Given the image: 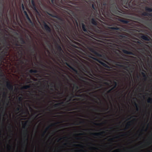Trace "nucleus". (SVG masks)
Returning a JSON list of instances; mask_svg holds the SVG:
<instances>
[{"label": "nucleus", "instance_id": "nucleus-1", "mask_svg": "<svg viewBox=\"0 0 152 152\" xmlns=\"http://www.w3.org/2000/svg\"><path fill=\"white\" fill-rule=\"evenodd\" d=\"M84 63V64H82L79 65L81 71L80 73H79L76 68L71 66L68 63H66V65L75 72V74L78 75L80 77L79 80L83 82L86 83V82L84 80H87L88 79L87 77L83 75V74L85 75L84 72L88 74L91 77V78H92L96 77L100 80L104 79V74L102 71L99 69L97 66L85 61Z\"/></svg>", "mask_w": 152, "mask_h": 152}, {"label": "nucleus", "instance_id": "nucleus-2", "mask_svg": "<svg viewBox=\"0 0 152 152\" xmlns=\"http://www.w3.org/2000/svg\"><path fill=\"white\" fill-rule=\"evenodd\" d=\"M79 28L80 29L78 28V30L79 32L80 31L81 32L82 34L79 33L78 34L80 35L85 37L88 40V42L84 44L81 42H79L87 47L89 50L96 57H100L103 56V54H100L96 50L95 47L92 45L90 41V37L92 38H93V37H97L95 36V34L92 30L89 28L88 26L86 25L83 23H79Z\"/></svg>", "mask_w": 152, "mask_h": 152}, {"label": "nucleus", "instance_id": "nucleus-3", "mask_svg": "<svg viewBox=\"0 0 152 152\" xmlns=\"http://www.w3.org/2000/svg\"><path fill=\"white\" fill-rule=\"evenodd\" d=\"M91 23L95 26V27L91 30L96 38L104 40L105 43H110V42H113L114 35L113 33L106 31L104 28L103 26L101 25L95 19L92 18Z\"/></svg>", "mask_w": 152, "mask_h": 152}, {"label": "nucleus", "instance_id": "nucleus-4", "mask_svg": "<svg viewBox=\"0 0 152 152\" xmlns=\"http://www.w3.org/2000/svg\"><path fill=\"white\" fill-rule=\"evenodd\" d=\"M101 11H99V16L101 19L104 20V18L101 15V12L106 18L113 20L116 18L115 15L118 14L119 12L117 10L116 4L114 3L109 2L108 3L103 2L101 4Z\"/></svg>", "mask_w": 152, "mask_h": 152}, {"label": "nucleus", "instance_id": "nucleus-5", "mask_svg": "<svg viewBox=\"0 0 152 152\" xmlns=\"http://www.w3.org/2000/svg\"><path fill=\"white\" fill-rule=\"evenodd\" d=\"M74 25L72 23H70L71 26H67L66 29V33L69 34L73 35L75 37V39L78 41H80L84 44L88 43V41L85 37L79 35L77 30V27L78 28L79 24L77 20L76 19L73 20Z\"/></svg>", "mask_w": 152, "mask_h": 152}, {"label": "nucleus", "instance_id": "nucleus-6", "mask_svg": "<svg viewBox=\"0 0 152 152\" xmlns=\"http://www.w3.org/2000/svg\"><path fill=\"white\" fill-rule=\"evenodd\" d=\"M102 56H103L100 57L99 58H102L104 59L108 60L110 62H113V63L115 64L116 65L118 66L119 67L121 66L123 67L124 68V69L125 70H126L129 72V73H127V72L125 71H122L123 72L126 74V75L125 76V78H126L128 80L129 78L130 79L131 77V74L130 72H130L131 73L133 72V69H132V68L130 67L129 66H125L124 65L118 64H117L118 62H117L116 61L112 59L111 58H110L109 57L106 56L105 55L103 54ZM118 63H119V62H118Z\"/></svg>", "mask_w": 152, "mask_h": 152}, {"label": "nucleus", "instance_id": "nucleus-7", "mask_svg": "<svg viewBox=\"0 0 152 152\" xmlns=\"http://www.w3.org/2000/svg\"><path fill=\"white\" fill-rule=\"evenodd\" d=\"M86 57H84L85 59L91 62H93V61H96L100 63L103 66L107 68H109V66L104 62V60L102 58H99L93 57V54L90 52L86 53Z\"/></svg>", "mask_w": 152, "mask_h": 152}, {"label": "nucleus", "instance_id": "nucleus-8", "mask_svg": "<svg viewBox=\"0 0 152 152\" xmlns=\"http://www.w3.org/2000/svg\"><path fill=\"white\" fill-rule=\"evenodd\" d=\"M138 2L137 0H131L129 1H128L126 3L124 7L127 9H132L134 8L135 6L137 5Z\"/></svg>", "mask_w": 152, "mask_h": 152}, {"label": "nucleus", "instance_id": "nucleus-9", "mask_svg": "<svg viewBox=\"0 0 152 152\" xmlns=\"http://www.w3.org/2000/svg\"><path fill=\"white\" fill-rule=\"evenodd\" d=\"M68 77L69 78L70 81L72 82L73 83V86L72 87V91L75 90V91L77 92H79L80 93H82V91H81V90H79L77 91L80 88V87L76 83L75 81L71 77H70L69 75H68Z\"/></svg>", "mask_w": 152, "mask_h": 152}, {"label": "nucleus", "instance_id": "nucleus-10", "mask_svg": "<svg viewBox=\"0 0 152 152\" xmlns=\"http://www.w3.org/2000/svg\"><path fill=\"white\" fill-rule=\"evenodd\" d=\"M10 45V44H8L0 52V58L1 59L4 58L5 56L7 55L8 50L10 48L8 46Z\"/></svg>", "mask_w": 152, "mask_h": 152}, {"label": "nucleus", "instance_id": "nucleus-11", "mask_svg": "<svg viewBox=\"0 0 152 152\" xmlns=\"http://www.w3.org/2000/svg\"><path fill=\"white\" fill-rule=\"evenodd\" d=\"M55 43L57 52H55V53L58 56L61 57L63 56V51L61 46L56 41H55Z\"/></svg>", "mask_w": 152, "mask_h": 152}, {"label": "nucleus", "instance_id": "nucleus-12", "mask_svg": "<svg viewBox=\"0 0 152 152\" xmlns=\"http://www.w3.org/2000/svg\"><path fill=\"white\" fill-rule=\"evenodd\" d=\"M72 92L70 94V96L68 95L67 96V97L68 98V99H69V101H70V100L72 99L73 98H74L76 96H79V97H85L86 96H87L84 94H82L77 95L76 94L75 95L74 94V92L73 91H72Z\"/></svg>", "mask_w": 152, "mask_h": 152}, {"label": "nucleus", "instance_id": "nucleus-13", "mask_svg": "<svg viewBox=\"0 0 152 152\" xmlns=\"http://www.w3.org/2000/svg\"><path fill=\"white\" fill-rule=\"evenodd\" d=\"M17 48L19 50V51H18L17 53L18 54L19 56L20 57V58L19 59L20 62L22 64L24 63V61L22 59H21V58L23 56V49H22L21 47Z\"/></svg>", "mask_w": 152, "mask_h": 152}, {"label": "nucleus", "instance_id": "nucleus-14", "mask_svg": "<svg viewBox=\"0 0 152 152\" xmlns=\"http://www.w3.org/2000/svg\"><path fill=\"white\" fill-rule=\"evenodd\" d=\"M28 121H25L24 123L23 124V128L25 129V132H24V135L25 137H26V140L27 142L28 141V131L26 127L27 126V123Z\"/></svg>", "mask_w": 152, "mask_h": 152}, {"label": "nucleus", "instance_id": "nucleus-15", "mask_svg": "<svg viewBox=\"0 0 152 152\" xmlns=\"http://www.w3.org/2000/svg\"><path fill=\"white\" fill-rule=\"evenodd\" d=\"M118 37L119 39L124 41H126L128 39L127 34H121L120 32L118 33Z\"/></svg>", "mask_w": 152, "mask_h": 152}, {"label": "nucleus", "instance_id": "nucleus-16", "mask_svg": "<svg viewBox=\"0 0 152 152\" xmlns=\"http://www.w3.org/2000/svg\"><path fill=\"white\" fill-rule=\"evenodd\" d=\"M24 13L25 15L26 18L27 19L28 22L30 24V25H30V26H31L34 27L35 25V24L34 23L32 22V21L31 20L29 17L28 15L26 12V11H24Z\"/></svg>", "mask_w": 152, "mask_h": 152}, {"label": "nucleus", "instance_id": "nucleus-17", "mask_svg": "<svg viewBox=\"0 0 152 152\" xmlns=\"http://www.w3.org/2000/svg\"><path fill=\"white\" fill-rule=\"evenodd\" d=\"M109 28L110 29V31H114L116 30L120 31L121 32H122L124 31H125L124 28L122 27H109Z\"/></svg>", "mask_w": 152, "mask_h": 152}, {"label": "nucleus", "instance_id": "nucleus-18", "mask_svg": "<svg viewBox=\"0 0 152 152\" xmlns=\"http://www.w3.org/2000/svg\"><path fill=\"white\" fill-rule=\"evenodd\" d=\"M44 29L47 33H51V29L50 27L45 22H43Z\"/></svg>", "mask_w": 152, "mask_h": 152}, {"label": "nucleus", "instance_id": "nucleus-19", "mask_svg": "<svg viewBox=\"0 0 152 152\" xmlns=\"http://www.w3.org/2000/svg\"><path fill=\"white\" fill-rule=\"evenodd\" d=\"M6 82L7 83L6 87L10 91H13V85L11 84L10 82L9 81H7Z\"/></svg>", "mask_w": 152, "mask_h": 152}, {"label": "nucleus", "instance_id": "nucleus-20", "mask_svg": "<svg viewBox=\"0 0 152 152\" xmlns=\"http://www.w3.org/2000/svg\"><path fill=\"white\" fill-rule=\"evenodd\" d=\"M31 8L37 13L39 14V12L37 9L34 0H31Z\"/></svg>", "mask_w": 152, "mask_h": 152}, {"label": "nucleus", "instance_id": "nucleus-21", "mask_svg": "<svg viewBox=\"0 0 152 152\" xmlns=\"http://www.w3.org/2000/svg\"><path fill=\"white\" fill-rule=\"evenodd\" d=\"M140 38L146 41H149L150 40V38L147 35L142 34Z\"/></svg>", "mask_w": 152, "mask_h": 152}, {"label": "nucleus", "instance_id": "nucleus-22", "mask_svg": "<svg viewBox=\"0 0 152 152\" xmlns=\"http://www.w3.org/2000/svg\"><path fill=\"white\" fill-rule=\"evenodd\" d=\"M122 51L125 54L128 55H134V53L132 52L127 51L125 49H124L122 50Z\"/></svg>", "mask_w": 152, "mask_h": 152}, {"label": "nucleus", "instance_id": "nucleus-23", "mask_svg": "<svg viewBox=\"0 0 152 152\" xmlns=\"http://www.w3.org/2000/svg\"><path fill=\"white\" fill-rule=\"evenodd\" d=\"M105 133V132L103 131L100 132L92 133L91 134L95 136H100Z\"/></svg>", "mask_w": 152, "mask_h": 152}, {"label": "nucleus", "instance_id": "nucleus-24", "mask_svg": "<svg viewBox=\"0 0 152 152\" xmlns=\"http://www.w3.org/2000/svg\"><path fill=\"white\" fill-rule=\"evenodd\" d=\"M54 124H52L50 126L47 127L46 129H45V131L43 133V134L42 135V136L43 137H44L45 134V133H46V132L47 130H48L49 129V128H50V127H51V126H53L54 125Z\"/></svg>", "mask_w": 152, "mask_h": 152}, {"label": "nucleus", "instance_id": "nucleus-25", "mask_svg": "<svg viewBox=\"0 0 152 152\" xmlns=\"http://www.w3.org/2000/svg\"><path fill=\"white\" fill-rule=\"evenodd\" d=\"M118 20L119 21L124 24H128L129 23V21L128 20L124 19H119Z\"/></svg>", "mask_w": 152, "mask_h": 152}, {"label": "nucleus", "instance_id": "nucleus-26", "mask_svg": "<svg viewBox=\"0 0 152 152\" xmlns=\"http://www.w3.org/2000/svg\"><path fill=\"white\" fill-rule=\"evenodd\" d=\"M142 15L144 16H150L152 17V14L149 13L145 12H144L142 13Z\"/></svg>", "mask_w": 152, "mask_h": 152}, {"label": "nucleus", "instance_id": "nucleus-27", "mask_svg": "<svg viewBox=\"0 0 152 152\" xmlns=\"http://www.w3.org/2000/svg\"><path fill=\"white\" fill-rule=\"evenodd\" d=\"M145 10L148 12H152V8L146 7L145 8Z\"/></svg>", "mask_w": 152, "mask_h": 152}, {"label": "nucleus", "instance_id": "nucleus-28", "mask_svg": "<svg viewBox=\"0 0 152 152\" xmlns=\"http://www.w3.org/2000/svg\"><path fill=\"white\" fill-rule=\"evenodd\" d=\"M63 102H61L60 103L55 104L53 105V107L55 108H57V107H59L61 105V104H63Z\"/></svg>", "mask_w": 152, "mask_h": 152}, {"label": "nucleus", "instance_id": "nucleus-29", "mask_svg": "<svg viewBox=\"0 0 152 152\" xmlns=\"http://www.w3.org/2000/svg\"><path fill=\"white\" fill-rule=\"evenodd\" d=\"M29 72L30 73H37L38 72V71L36 69H31L29 71Z\"/></svg>", "mask_w": 152, "mask_h": 152}, {"label": "nucleus", "instance_id": "nucleus-30", "mask_svg": "<svg viewBox=\"0 0 152 152\" xmlns=\"http://www.w3.org/2000/svg\"><path fill=\"white\" fill-rule=\"evenodd\" d=\"M132 122V121H130L128 122L126 126L125 129H127L129 128V127L131 125V123Z\"/></svg>", "mask_w": 152, "mask_h": 152}, {"label": "nucleus", "instance_id": "nucleus-31", "mask_svg": "<svg viewBox=\"0 0 152 152\" xmlns=\"http://www.w3.org/2000/svg\"><path fill=\"white\" fill-rule=\"evenodd\" d=\"M14 45H15L16 46H20V47H21L22 49H23V48L21 47V46H22V45L20 44H19L18 43V41H17V42H15L14 43ZM19 47H16V48L18 50V51H19V50L17 48H18Z\"/></svg>", "mask_w": 152, "mask_h": 152}, {"label": "nucleus", "instance_id": "nucleus-32", "mask_svg": "<svg viewBox=\"0 0 152 152\" xmlns=\"http://www.w3.org/2000/svg\"><path fill=\"white\" fill-rule=\"evenodd\" d=\"M20 40L21 41L20 43L22 44H25L26 42L24 39L22 37H20Z\"/></svg>", "mask_w": 152, "mask_h": 152}, {"label": "nucleus", "instance_id": "nucleus-33", "mask_svg": "<svg viewBox=\"0 0 152 152\" xmlns=\"http://www.w3.org/2000/svg\"><path fill=\"white\" fill-rule=\"evenodd\" d=\"M141 74L142 75L143 77L144 78V80H146L147 78L148 77L146 75L145 73L144 72H142Z\"/></svg>", "mask_w": 152, "mask_h": 152}, {"label": "nucleus", "instance_id": "nucleus-34", "mask_svg": "<svg viewBox=\"0 0 152 152\" xmlns=\"http://www.w3.org/2000/svg\"><path fill=\"white\" fill-rule=\"evenodd\" d=\"M147 102L148 103L151 104L152 103V98L149 97L147 100Z\"/></svg>", "mask_w": 152, "mask_h": 152}, {"label": "nucleus", "instance_id": "nucleus-35", "mask_svg": "<svg viewBox=\"0 0 152 152\" xmlns=\"http://www.w3.org/2000/svg\"><path fill=\"white\" fill-rule=\"evenodd\" d=\"M30 86V85H26L23 86L22 87V88L24 89H27L28 88H29Z\"/></svg>", "mask_w": 152, "mask_h": 152}, {"label": "nucleus", "instance_id": "nucleus-36", "mask_svg": "<svg viewBox=\"0 0 152 152\" xmlns=\"http://www.w3.org/2000/svg\"><path fill=\"white\" fill-rule=\"evenodd\" d=\"M96 5L93 4L92 5V7L93 9L95 11H97V8L96 7Z\"/></svg>", "mask_w": 152, "mask_h": 152}, {"label": "nucleus", "instance_id": "nucleus-37", "mask_svg": "<svg viewBox=\"0 0 152 152\" xmlns=\"http://www.w3.org/2000/svg\"><path fill=\"white\" fill-rule=\"evenodd\" d=\"M117 83L115 81H114L113 82V84L112 85V86H113V87H114V88H116V86H117Z\"/></svg>", "mask_w": 152, "mask_h": 152}, {"label": "nucleus", "instance_id": "nucleus-38", "mask_svg": "<svg viewBox=\"0 0 152 152\" xmlns=\"http://www.w3.org/2000/svg\"><path fill=\"white\" fill-rule=\"evenodd\" d=\"M18 100L19 101V103L21 104H22V97L21 96H20V97H18Z\"/></svg>", "mask_w": 152, "mask_h": 152}, {"label": "nucleus", "instance_id": "nucleus-39", "mask_svg": "<svg viewBox=\"0 0 152 152\" xmlns=\"http://www.w3.org/2000/svg\"><path fill=\"white\" fill-rule=\"evenodd\" d=\"M29 48L32 53H34L35 52V49L34 48H33L31 49V47H30Z\"/></svg>", "mask_w": 152, "mask_h": 152}, {"label": "nucleus", "instance_id": "nucleus-40", "mask_svg": "<svg viewBox=\"0 0 152 152\" xmlns=\"http://www.w3.org/2000/svg\"><path fill=\"white\" fill-rule=\"evenodd\" d=\"M78 119L79 120H81L82 121H80V122L79 123L80 124H83V123H85V120L84 119H82V118H79Z\"/></svg>", "mask_w": 152, "mask_h": 152}, {"label": "nucleus", "instance_id": "nucleus-41", "mask_svg": "<svg viewBox=\"0 0 152 152\" xmlns=\"http://www.w3.org/2000/svg\"><path fill=\"white\" fill-rule=\"evenodd\" d=\"M115 88L113 87L112 88L110 89L108 91H107V93H111L112 91L114 90Z\"/></svg>", "mask_w": 152, "mask_h": 152}, {"label": "nucleus", "instance_id": "nucleus-42", "mask_svg": "<svg viewBox=\"0 0 152 152\" xmlns=\"http://www.w3.org/2000/svg\"><path fill=\"white\" fill-rule=\"evenodd\" d=\"M7 92H4L3 94V97L5 98H6L7 96Z\"/></svg>", "mask_w": 152, "mask_h": 152}, {"label": "nucleus", "instance_id": "nucleus-43", "mask_svg": "<svg viewBox=\"0 0 152 152\" xmlns=\"http://www.w3.org/2000/svg\"><path fill=\"white\" fill-rule=\"evenodd\" d=\"M18 107L16 108V111L19 112L20 110V107L19 105H18Z\"/></svg>", "mask_w": 152, "mask_h": 152}, {"label": "nucleus", "instance_id": "nucleus-44", "mask_svg": "<svg viewBox=\"0 0 152 152\" xmlns=\"http://www.w3.org/2000/svg\"><path fill=\"white\" fill-rule=\"evenodd\" d=\"M134 105L136 107V110L137 111H138L139 110V108L138 107V105L135 102H134Z\"/></svg>", "mask_w": 152, "mask_h": 152}, {"label": "nucleus", "instance_id": "nucleus-45", "mask_svg": "<svg viewBox=\"0 0 152 152\" xmlns=\"http://www.w3.org/2000/svg\"><path fill=\"white\" fill-rule=\"evenodd\" d=\"M144 48H139L138 50H141V53L143 54H144L145 53L143 52Z\"/></svg>", "mask_w": 152, "mask_h": 152}, {"label": "nucleus", "instance_id": "nucleus-46", "mask_svg": "<svg viewBox=\"0 0 152 152\" xmlns=\"http://www.w3.org/2000/svg\"><path fill=\"white\" fill-rule=\"evenodd\" d=\"M93 124L94 125L97 126H100L102 124V123H94Z\"/></svg>", "mask_w": 152, "mask_h": 152}, {"label": "nucleus", "instance_id": "nucleus-47", "mask_svg": "<svg viewBox=\"0 0 152 152\" xmlns=\"http://www.w3.org/2000/svg\"><path fill=\"white\" fill-rule=\"evenodd\" d=\"M48 42H49L48 41H47V43H46L48 45V47L49 48H50V47H52V45L50 44H48Z\"/></svg>", "mask_w": 152, "mask_h": 152}, {"label": "nucleus", "instance_id": "nucleus-48", "mask_svg": "<svg viewBox=\"0 0 152 152\" xmlns=\"http://www.w3.org/2000/svg\"><path fill=\"white\" fill-rule=\"evenodd\" d=\"M74 146H75L80 147H83L82 145H79V144H77V145L75 144V145H74Z\"/></svg>", "mask_w": 152, "mask_h": 152}, {"label": "nucleus", "instance_id": "nucleus-49", "mask_svg": "<svg viewBox=\"0 0 152 152\" xmlns=\"http://www.w3.org/2000/svg\"><path fill=\"white\" fill-rule=\"evenodd\" d=\"M21 7L22 8V10H25V8L24 7V5L23 4H21Z\"/></svg>", "mask_w": 152, "mask_h": 152}, {"label": "nucleus", "instance_id": "nucleus-50", "mask_svg": "<svg viewBox=\"0 0 152 152\" xmlns=\"http://www.w3.org/2000/svg\"><path fill=\"white\" fill-rule=\"evenodd\" d=\"M104 84H106V85H108V86H110V83H108L107 82H106L104 83Z\"/></svg>", "mask_w": 152, "mask_h": 152}, {"label": "nucleus", "instance_id": "nucleus-51", "mask_svg": "<svg viewBox=\"0 0 152 152\" xmlns=\"http://www.w3.org/2000/svg\"><path fill=\"white\" fill-rule=\"evenodd\" d=\"M125 48L126 49H127L129 50H130V47H128V46H126L125 47Z\"/></svg>", "mask_w": 152, "mask_h": 152}, {"label": "nucleus", "instance_id": "nucleus-52", "mask_svg": "<svg viewBox=\"0 0 152 152\" xmlns=\"http://www.w3.org/2000/svg\"><path fill=\"white\" fill-rule=\"evenodd\" d=\"M76 44L79 46H80L81 45V44L77 42L76 43Z\"/></svg>", "mask_w": 152, "mask_h": 152}, {"label": "nucleus", "instance_id": "nucleus-53", "mask_svg": "<svg viewBox=\"0 0 152 152\" xmlns=\"http://www.w3.org/2000/svg\"><path fill=\"white\" fill-rule=\"evenodd\" d=\"M41 66L42 67H45V65H43V64H41Z\"/></svg>", "mask_w": 152, "mask_h": 152}, {"label": "nucleus", "instance_id": "nucleus-54", "mask_svg": "<svg viewBox=\"0 0 152 152\" xmlns=\"http://www.w3.org/2000/svg\"><path fill=\"white\" fill-rule=\"evenodd\" d=\"M133 117H135V116H132L130 118L128 119V120H130Z\"/></svg>", "mask_w": 152, "mask_h": 152}, {"label": "nucleus", "instance_id": "nucleus-55", "mask_svg": "<svg viewBox=\"0 0 152 152\" xmlns=\"http://www.w3.org/2000/svg\"><path fill=\"white\" fill-rule=\"evenodd\" d=\"M39 92H41V93H43V94H44V95H45V93L44 92H42V91H39Z\"/></svg>", "mask_w": 152, "mask_h": 152}, {"label": "nucleus", "instance_id": "nucleus-56", "mask_svg": "<svg viewBox=\"0 0 152 152\" xmlns=\"http://www.w3.org/2000/svg\"><path fill=\"white\" fill-rule=\"evenodd\" d=\"M72 124L73 125H79V124H76L75 123H72Z\"/></svg>", "mask_w": 152, "mask_h": 152}, {"label": "nucleus", "instance_id": "nucleus-57", "mask_svg": "<svg viewBox=\"0 0 152 152\" xmlns=\"http://www.w3.org/2000/svg\"><path fill=\"white\" fill-rule=\"evenodd\" d=\"M113 139H114L113 138H111V139H110L109 140H110V141H112V140H113Z\"/></svg>", "mask_w": 152, "mask_h": 152}, {"label": "nucleus", "instance_id": "nucleus-58", "mask_svg": "<svg viewBox=\"0 0 152 152\" xmlns=\"http://www.w3.org/2000/svg\"><path fill=\"white\" fill-rule=\"evenodd\" d=\"M93 93V92L89 93V94L90 95H91V94H92Z\"/></svg>", "mask_w": 152, "mask_h": 152}, {"label": "nucleus", "instance_id": "nucleus-59", "mask_svg": "<svg viewBox=\"0 0 152 152\" xmlns=\"http://www.w3.org/2000/svg\"><path fill=\"white\" fill-rule=\"evenodd\" d=\"M74 110V109L70 110V109H68L67 110L68 111H70V110Z\"/></svg>", "mask_w": 152, "mask_h": 152}, {"label": "nucleus", "instance_id": "nucleus-60", "mask_svg": "<svg viewBox=\"0 0 152 152\" xmlns=\"http://www.w3.org/2000/svg\"><path fill=\"white\" fill-rule=\"evenodd\" d=\"M118 150H117L114 151L113 152H119V151H117Z\"/></svg>", "mask_w": 152, "mask_h": 152}, {"label": "nucleus", "instance_id": "nucleus-61", "mask_svg": "<svg viewBox=\"0 0 152 152\" xmlns=\"http://www.w3.org/2000/svg\"><path fill=\"white\" fill-rule=\"evenodd\" d=\"M94 110H95V111H97V108H94Z\"/></svg>", "mask_w": 152, "mask_h": 152}, {"label": "nucleus", "instance_id": "nucleus-62", "mask_svg": "<svg viewBox=\"0 0 152 152\" xmlns=\"http://www.w3.org/2000/svg\"><path fill=\"white\" fill-rule=\"evenodd\" d=\"M54 0H51L52 3H53L54 2Z\"/></svg>", "mask_w": 152, "mask_h": 152}, {"label": "nucleus", "instance_id": "nucleus-63", "mask_svg": "<svg viewBox=\"0 0 152 152\" xmlns=\"http://www.w3.org/2000/svg\"><path fill=\"white\" fill-rule=\"evenodd\" d=\"M80 116L82 117H85V116L84 115H81Z\"/></svg>", "mask_w": 152, "mask_h": 152}, {"label": "nucleus", "instance_id": "nucleus-64", "mask_svg": "<svg viewBox=\"0 0 152 152\" xmlns=\"http://www.w3.org/2000/svg\"><path fill=\"white\" fill-rule=\"evenodd\" d=\"M83 134H81V133H80V134H78V135H83Z\"/></svg>", "mask_w": 152, "mask_h": 152}]
</instances>
